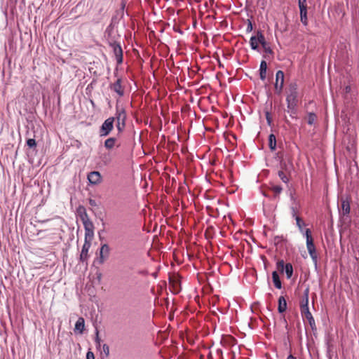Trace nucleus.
<instances>
[{
  "instance_id": "f257e3e1",
  "label": "nucleus",
  "mask_w": 359,
  "mask_h": 359,
  "mask_svg": "<svg viewBox=\"0 0 359 359\" xmlns=\"http://www.w3.org/2000/svg\"><path fill=\"white\" fill-rule=\"evenodd\" d=\"M298 87L297 84L295 82L290 83L287 89L286 93V102L287 107L291 114L296 113V107L298 103Z\"/></svg>"
},
{
  "instance_id": "f03ea898",
  "label": "nucleus",
  "mask_w": 359,
  "mask_h": 359,
  "mask_svg": "<svg viewBox=\"0 0 359 359\" xmlns=\"http://www.w3.org/2000/svg\"><path fill=\"white\" fill-rule=\"evenodd\" d=\"M114 121H116V128L118 133H122L126 128V121L127 114L126 109L123 107L116 106V113Z\"/></svg>"
},
{
  "instance_id": "7ed1b4c3",
  "label": "nucleus",
  "mask_w": 359,
  "mask_h": 359,
  "mask_svg": "<svg viewBox=\"0 0 359 359\" xmlns=\"http://www.w3.org/2000/svg\"><path fill=\"white\" fill-rule=\"evenodd\" d=\"M81 219L85 229V238L92 240L94 236L95 227L93 222L90 219L85 210L83 214L81 215Z\"/></svg>"
},
{
  "instance_id": "20e7f679",
  "label": "nucleus",
  "mask_w": 359,
  "mask_h": 359,
  "mask_svg": "<svg viewBox=\"0 0 359 359\" xmlns=\"http://www.w3.org/2000/svg\"><path fill=\"white\" fill-rule=\"evenodd\" d=\"M91 246V239H84V243L82 246L81 251L80 253L79 261L86 266L88 265V260L90 257L88 251Z\"/></svg>"
},
{
  "instance_id": "39448f33",
  "label": "nucleus",
  "mask_w": 359,
  "mask_h": 359,
  "mask_svg": "<svg viewBox=\"0 0 359 359\" xmlns=\"http://www.w3.org/2000/svg\"><path fill=\"white\" fill-rule=\"evenodd\" d=\"M114 118L109 117L107 118L102 124L100 130V137L107 136L114 128Z\"/></svg>"
},
{
  "instance_id": "423d86ee",
  "label": "nucleus",
  "mask_w": 359,
  "mask_h": 359,
  "mask_svg": "<svg viewBox=\"0 0 359 359\" xmlns=\"http://www.w3.org/2000/svg\"><path fill=\"white\" fill-rule=\"evenodd\" d=\"M284 85V73L281 70H278L276 74V83L274 88L276 93L280 94Z\"/></svg>"
},
{
  "instance_id": "0eeeda50",
  "label": "nucleus",
  "mask_w": 359,
  "mask_h": 359,
  "mask_svg": "<svg viewBox=\"0 0 359 359\" xmlns=\"http://www.w3.org/2000/svg\"><path fill=\"white\" fill-rule=\"evenodd\" d=\"M109 46L112 48L114 54L116 57V61L118 64L123 62V50L120 43L116 41L110 42Z\"/></svg>"
},
{
  "instance_id": "6e6552de",
  "label": "nucleus",
  "mask_w": 359,
  "mask_h": 359,
  "mask_svg": "<svg viewBox=\"0 0 359 359\" xmlns=\"http://www.w3.org/2000/svg\"><path fill=\"white\" fill-rule=\"evenodd\" d=\"M121 83L122 79H118L114 83L109 85L110 90L115 92L119 97H121L124 95V88L123 87Z\"/></svg>"
},
{
  "instance_id": "1a4fd4ad",
  "label": "nucleus",
  "mask_w": 359,
  "mask_h": 359,
  "mask_svg": "<svg viewBox=\"0 0 359 359\" xmlns=\"http://www.w3.org/2000/svg\"><path fill=\"white\" fill-rule=\"evenodd\" d=\"M300 311H301V314H302V317L305 318L308 320L311 330H316V326L315 320H314L311 313L309 311V309L304 308V309H300Z\"/></svg>"
},
{
  "instance_id": "9d476101",
  "label": "nucleus",
  "mask_w": 359,
  "mask_h": 359,
  "mask_svg": "<svg viewBox=\"0 0 359 359\" xmlns=\"http://www.w3.org/2000/svg\"><path fill=\"white\" fill-rule=\"evenodd\" d=\"M109 246L104 243L102 244L100 248V257L98 259V262L100 264H102L105 260L109 257Z\"/></svg>"
},
{
  "instance_id": "9b49d317",
  "label": "nucleus",
  "mask_w": 359,
  "mask_h": 359,
  "mask_svg": "<svg viewBox=\"0 0 359 359\" xmlns=\"http://www.w3.org/2000/svg\"><path fill=\"white\" fill-rule=\"evenodd\" d=\"M290 199L292 201V205L290 206L291 215L294 219H296L297 217H299L298 213L300 205L292 194L290 195Z\"/></svg>"
},
{
  "instance_id": "f8f14e48",
  "label": "nucleus",
  "mask_w": 359,
  "mask_h": 359,
  "mask_svg": "<svg viewBox=\"0 0 359 359\" xmlns=\"http://www.w3.org/2000/svg\"><path fill=\"white\" fill-rule=\"evenodd\" d=\"M88 180L90 184H97L101 182L102 177L98 171H93L88 175Z\"/></svg>"
},
{
  "instance_id": "ddd939ff",
  "label": "nucleus",
  "mask_w": 359,
  "mask_h": 359,
  "mask_svg": "<svg viewBox=\"0 0 359 359\" xmlns=\"http://www.w3.org/2000/svg\"><path fill=\"white\" fill-rule=\"evenodd\" d=\"M339 212L342 214L344 217L348 216L350 213V203L347 200L341 198Z\"/></svg>"
},
{
  "instance_id": "4468645a",
  "label": "nucleus",
  "mask_w": 359,
  "mask_h": 359,
  "mask_svg": "<svg viewBox=\"0 0 359 359\" xmlns=\"http://www.w3.org/2000/svg\"><path fill=\"white\" fill-rule=\"evenodd\" d=\"M306 248L308 250V252L312 258V259L314 261L315 263L317 262V254L316 251L315 245L313 241H309V242H306Z\"/></svg>"
},
{
  "instance_id": "2eb2a0df",
  "label": "nucleus",
  "mask_w": 359,
  "mask_h": 359,
  "mask_svg": "<svg viewBox=\"0 0 359 359\" xmlns=\"http://www.w3.org/2000/svg\"><path fill=\"white\" fill-rule=\"evenodd\" d=\"M259 43L262 45L264 52L267 54H273V51L266 41L265 37L262 33H259Z\"/></svg>"
},
{
  "instance_id": "dca6fc26",
  "label": "nucleus",
  "mask_w": 359,
  "mask_h": 359,
  "mask_svg": "<svg viewBox=\"0 0 359 359\" xmlns=\"http://www.w3.org/2000/svg\"><path fill=\"white\" fill-rule=\"evenodd\" d=\"M309 287H307L303 294L302 299L300 303V309H309Z\"/></svg>"
},
{
  "instance_id": "f3484780",
  "label": "nucleus",
  "mask_w": 359,
  "mask_h": 359,
  "mask_svg": "<svg viewBox=\"0 0 359 359\" xmlns=\"http://www.w3.org/2000/svg\"><path fill=\"white\" fill-rule=\"evenodd\" d=\"M259 33H262L258 31L256 36H252L250 39V47L252 50H258L259 43Z\"/></svg>"
},
{
  "instance_id": "a211bd4d",
  "label": "nucleus",
  "mask_w": 359,
  "mask_h": 359,
  "mask_svg": "<svg viewBox=\"0 0 359 359\" xmlns=\"http://www.w3.org/2000/svg\"><path fill=\"white\" fill-rule=\"evenodd\" d=\"M280 170H283L288 174L293 170V164L290 160H288L287 162L283 160L280 161Z\"/></svg>"
},
{
  "instance_id": "6ab92c4d",
  "label": "nucleus",
  "mask_w": 359,
  "mask_h": 359,
  "mask_svg": "<svg viewBox=\"0 0 359 359\" xmlns=\"http://www.w3.org/2000/svg\"><path fill=\"white\" fill-rule=\"evenodd\" d=\"M300 13V20L304 26L308 25L307 6L299 7Z\"/></svg>"
},
{
  "instance_id": "aec40b11",
  "label": "nucleus",
  "mask_w": 359,
  "mask_h": 359,
  "mask_svg": "<svg viewBox=\"0 0 359 359\" xmlns=\"http://www.w3.org/2000/svg\"><path fill=\"white\" fill-rule=\"evenodd\" d=\"M117 140L116 137H109L104 142V147L110 150L113 149L115 146L119 147V145H116Z\"/></svg>"
},
{
  "instance_id": "412c9836",
  "label": "nucleus",
  "mask_w": 359,
  "mask_h": 359,
  "mask_svg": "<svg viewBox=\"0 0 359 359\" xmlns=\"http://www.w3.org/2000/svg\"><path fill=\"white\" fill-rule=\"evenodd\" d=\"M85 328V320L84 318L80 317L78 318L75 324V331H78L80 334H82Z\"/></svg>"
},
{
  "instance_id": "4be33fe9",
  "label": "nucleus",
  "mask_w": 359,
  "mask_h": 359,
  "mask_svg": "<svg viewBox=\"0 0 359 359\" xmlns=\"http://www.w3.org/2000/svg\"><path fill=\"white\" fill-rule=\"evenodd\" d=\"M267 63L265 60H262L260 63L259 67V75L260 79L264 81L266 76Z\"/></svg>"
},
{
  "instance_id": "5701e85b",
  "label": "nucleus",
  "mask_w": 359,
  "mask_h": 359,
  "mask_svg": "<svg viewBox=\"0 0 359 359\" xmlns=\"http://www.w3.org/2000/svg\"><path fill=\"white\" fill-rule=\"evenodd\" d=\"M287 309V302L284 297L281 296L278 299V312L282 313L285 312Z\"/></svg>"
},
{
  "instance_id": "b1692460",
  "label": "nucleus",
  "mask_w": 359,
  "mask_h": 359,
  "mask_svg": "<svg viewBox=\"0 0 359 359\" xmlns=\"http://www.w3.org/2000/svg\"><path fill=\"white\" fill-rule=\"evenodd\" d=\"M272 279L275 287L278 289H280L282 284L277 271H273Z\"/></svg>"
},
{
  "instance_id": "393cba45",
  "label": "nucleus",
  "mask_w": 359,
  "mask_h": 359,
  "mask_svg": "<svg viewBox=\"0 0 359 359\" xmlns=\"http://www.w3.org/2000/svg\"><path fill=\"white\" fill-rule=\"evenodd\" d=\"M269 147L271 151H275L276 148V138L273 134L269 136Z\"/></svg>"
},
{
  "instance_id": "a878e982",
  "label": "nucleus",
  "mask_w": 359,
  "mask_h": 359,
  "mask_svg": "<svg viewBox=\"0 0 359 359\" xmlns=\"http://www.w3.org/2000/svg\"><path fill=\"white\" fill-rule=\"evenodd\" d=\"M286 276L289 279L292 276L293 274V267L290 263H287L285 266V270Z\"/></svg>"
},
{
  "instance_id": "bb28decb",
  "label": "nucleus",
  "mask_w": 359,
  "mask_h": 359,
  "mask_svg": "<svg viewBox=\"0 0 359 359\" xmlns=\"http://www.w3.org/2000/svg\"><path fill=\"white\" fill-rule=\"evenodd\" d=\"M316 115L314 113L310 112L308 114L307 123L309 125H313L316 120Z\"/></svg>"
},
{
  "instance_id": "cd10ccee",
  "label": "nucleus",
  "mask_w": 359,
  "mask_h": 359,
  "mask_svg": "<svg viewBox=\"0 0 359 359\" xmlns=\"http://www.w3.org/2000/svg\"><path fill=\"white\" fill-rule=\"evenodd\" d=\"M279 177L284 183H287L289 182V179L287 176V172L283 170H279L278 173Z\"/></svg>"
},
{
  "instance_id": "c85d7f7f",
  "label": "nucleus",
  "mask_w": 359,
  "mask_h": 359,
  "mask_svg": "<svg viewBox=\"0 0 359 359\" xmlns=\"http://www.w3.org/2000/svg\"><path fill=\"white\" fill-rule=\"evenodd\" d=\"M271 189L274 193V196L276 197L282 192L283 188L280 186L274 185L271 187Z\"/></svg>"
},
{
  "instance_id": "c756f323",
  "label": "nucleus",
  "mask_w": 359,
  "mask_h": 359,
  "mask_svg": "<svg viewBox=\"0 0 359 359\" xmlns=\"http://www.w3.org/2000/svg\"><path fill=\"white\" fill-rule=\"evenodd\" d=\"M296 224L299 229V230L303 233V226L305 225V223L302 221V219L299 217H297L295 219Z\"/></svg>"
},
{
  "instance_id": "7c9ffc66",
  "label": "nucleus",
  "mask_w": 359,
  "mask_h": 359,
  "mask_svg": "<svg viewBox=\"0 0 359 359\" xmlns=\"http://www.w3.org/2000/svg\"><path fill=\"white\" fill-rule=\"evenodd\" d=\"M276 266H277V269L283 273L285 270V266L284 261L282 259L279 260L276 264Z\"/></svg>"
},
{
  "instance_id": "2f4dec72",
  "label": "nucleus",
  "mask_w": 359,
  "mask_h": 359,
  "mask_svg": "<svg viewBox=\"0 0 359 359\" xmlns=\"http://www.w3.org/2000/svg\"><path fill=\"white\" fill-rule=\"evenodd\" d=\"M27 145L29 148H35L36 147V142L34 139L29 138L27 140Z\"/></svg>"
},
{
  "instance_id": "473e14b6",
  "label": "nucleus",
  "mask_w": 359,
  "mask_h": 359,
  "mask_svg": "<svg viewBox=\"0 0 359 359\" xmlns=\"http://www.w3.org/2000/svg\"><path fill=\"white\" fill-rule=\"evenodd\" d=\"M304 236L306 238V242H309V241H313V238L311 236V231L309 229H306L304 232Z\"/></svg>"
},
{
  "instance_id": "72a5a7b5",
  "label": "nucleus",
  "mask_w": 359,
  "mask_h": 359,
  "mask_svg": "<svg viewBox=\"0 0 359 359\" xmlns=\"http://www.w3.org/2000/svg\"><path fill=\"white\" fill-rule=\"evenodd\" d=\"M253 29L252 22L250 20H248V25L246 27L247 32H251Z\"/></svg>"
},
{
  "instance_id": "f704fd0d",
  "label": "nucleus",
  "mask_w": 359,
  "mask_h": 359,
  "mask_svg": "<svg viewBox=\"0 0 359 359\" xmlns=\"http://www.w3.org/2000/svg\"><path fill=\"white\" fill-rule=\"evenodd\" d=\"M95 334H96V337L95 339V341L97 344L100 345V339L99 337V331L97 330V329H96Z\"/></svg>"
},
{
  "instance_id": "c9c22d12",
  "label": "nucleus",
  "mask_w": 359,
  "mask_h": 359,
  "mask_svg": "<svg viewBox=\"0 0 359 359\" xmlns=\"http://www.w3.org/2000/svg\"><path fill=\"white\" fill-rule=\"evenodd\" d=\"M103 348V351L104 352V353L108 355L109 354V346L106 344H104L102 346Z\"/></svg>"
},
{
  "instance_id": "e433bc0d",
  "label": "nucleus",
  "mask_w": 359,
  "mask_h": 359,
  "mask_svg": "<svg viewBox=\"0 0 359 359\" xmlns=\"http://www.w3.org/2000/svg\"><path fill=\"white\" fill-rule=\"evenodd\" d=\"M86 359H95L94 353L90 351H88L86 354Z\"/></svg>"
},
{
  "instance_id": "4c0bfd02",
  "label": "nucleus",
  "mask_w": 359,
  "mask_h": 359,
  "mask_svg": "<svg viewBox=\"0 0 359 359\" xmlns=\"http://www.w3.org/2000/svg\"><path fill=\"white\" fill-rule=\"evenodd\" d=\"M299 7L307 6L306 0H298Z\"/></svg>"
},
{
  "instance_id": "58836bf2",
  "label": "nucleus",
  "mask_w": 359,
  "mask_h": 359,
  "mask_svg": "<svg viewBox=\"0 0 359 359\" xmlns=\"http://www.w3.org/2000/svg\"><path fill=\"white\" fill-rule=\"evenodd\" d=\"M266 118L268 123L270 124L271 123V118L269 117V112L266 113Z\"/></svg>"
},
{
  "instance_id": "ea45409f",
  "label": "nucleus",
  "mask_w": 359,
  "mask_h": 359,
  "mask_svg": "<svg viewBox=\"0 0 359 359\" xmlns=\"http://www.w3.org/2000/svg\"><path fill=\"white\" fill-rule=\"evenodd\" d=\"M89 203H90V205H92V206H95V205H96V203H95V201L94 200H93V199H90V201H89Z\"/></svg>"
},
{
  "instance_id": "a19ab883",
  "label": "nucleus",
  "mask_w": 359,
  "mask_h": 359,
  "mask_svg": "<svg viewBox=\"0 0 359 359\" xmlns=\"http://www.w3.org/2000/svg\"><path fill=\"white\" fill-rule=\"evenodd\" d=\"M287 359H297V358L294 356H293L292 355H288Z\"/></svg>"
}]
</instances>
